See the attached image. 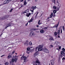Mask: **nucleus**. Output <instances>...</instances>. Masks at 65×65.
Segmentation results:
<instances>
[{
	"mask_svg": "<svg viewBox=\"0 0 65 65\" xmlns=\"http://www.w3.org/2000/svg\"><path fill=\"white\" fill-rule=\"evenodd\" d=\"M28 12H29V9H27L25 11L22 12L21 13V14H23V13H27L26 14V16L27 17H29V15H31V13H28Z\"/></svg>",
	"mask_w": 65,
	"mask_h": 65,
	"instance_id": "nucleus-1",
	"label": "nucleus"
},
{
	"mask_svg": "<svg viewBox=\"0 0 65 65\" xmlns=\"http://www.w3.org/2000/svg\"><path fill=\"white\" fill-rule=\"evenodd\" d=\"M8 64H9V63L8 62H6L5 63V65H8Z\"/></svg>",
	"mask_w": 65,
	"mask_h": 65,
	"instance_id": "nucleus-37",
	"label": "nucleus"
},
{
	"mask_svg": "<svg viewBox=\"0 0 65 65\" xmlns=\"http://www.w3.org/2000/svg\"><path fill=\"white\" fill-rule=\"evenodd\" d=\"M28 44L27 43H26L24 44V45H26V46H27Z\"/></svg>",
	"mask_w": 65,
	"mask_h": 65,
	"instance_id": "nucleus-39",
	"label": "nucleus"
},
{
	"mask_svg": "<svg viewBox=\"0 0 65 65\" xmlns=\"http://www.w3.org/2000/svg\"><path fill=\"white\" fill-rule=\"evenodd\" d=\"M37 0H35V2H37Z\"/></svg>",
	"mask_w": 65,
	"mask_h": 65,
	"instance_id": "nucleus-59",
	"label": "nucleus"
},
{
	"mask_svg": "<svg viewBox=\"0 0 65 65\" xmlns=\"http://www.w3.org/2000/svg\"><path fill=\"white\" fill-rule=\"evenodd\" d=\"M39 55V52H37L35 53L34 54V56H37Z\"/></svg>",
	"mask_w": 65,
	"mask_h": 65,
	"instance_id": "nucleus-12",
	"label": "nucleus"
},
{
	"mask_svg": "<svg viewBox=\"0 0 65 65\" xmlns=\"http://www.w3.org/2000/svg\"><path fill=\"white\" fill-rule=\"evenodd\" d=\"M57 11L56 10H54L53 11V12L55 14L56 13V12H57Z\"/></svg>",
	"mask_w": 65,
	"mask_h": 65,
	"instance_id": "nucleus-28",
	"label": "nucleus"
},
{
	"mask_svg": "<svg viewBox=\"0 0 65 65\" xmlns=\"http://www.w3.org/2000/svg\"><path fill=\"white\" fill-rule=\"evenodd\" d=\"M4 56H5V55H2L1 56V57H3Z\"/></svg>",
	"mask_w": 65,
	"mask_h": 65,
	"instance_id": "nucleus-53",
	"label": "nucleus"
},
{
	"mask_svg": "<svg viewBox=\"0 0 65 65\" xmlns=\"http://www.w3.org/2000/svg\"><path fill=\"white\" fill-rule=\"evenodd\" d=\"M53 45H50L49 46V47L50 48H51V47H53Z\"/></svg>",
	"mask_w": 65,
	"mask_h": 65,
	"instance_id": "nucleus-30",
	"label": "nucleus"
},
{
	"mask_svg": "<svg viewBox=\"0 0 65 65\" xmlns=\"http://www.w3.org/2000/svg\"><path fill=\"white\" fill-rule=\"evenodd\" d=\"M29 44L30 45H32V43L31 42H30L29 43Z\"/></svg>",
	"mask_w": 65,
	"mask_h": 65,
	"instance_id": "nucleus-31",
	"label": "nucleus"
},
{
	"mask_svg": "<svg viewBox=\"0 0 65 65\" xmlns=\"http://www.w3.org/2000/svg\"><path fill=\"white\" fill-rule=\"evenodd\" d=\"M12 10H13V9H11L10 10V12H11L12 11Z\"/></svg>",
	"mask_w": 65,
	"mask_h": 65,
	"instance_id": "nucleus-46",
	"label": "nucleus"
},
{
	"mask_svg": "<svg viewBox=\"0 0 65 65\" xmlns=\"http://www.w3.org/2000/svg\"><path fill=\"white\" fill-rule=\"evenodd\" d=\"M47 28V27H45L44 28V29H46Z\"/></svg>",
	"mask_w": 65,
	"mask_h": 65,
	"instance_id": "nucleus-50",
	"label": "nucleus"
},
{
	"mask_svg": "<svg viewBox=\"0 0 65 65\" xmlns=\"http://www.w3.org/2000/svg\"><path fill=\"white\" fill-rule=\"evenodd\" d=\"M37 47H36L35 48H34V49H33V51L35 52L36 51H37Z\"/></svg>",
	"mask_w": 65,
	"mask_h": 65,
	"instance_id": "nucleus-15",
	"label": "nucleus"
},
{
	"mask_svg": "<svg viewBox=\"0 0 65 65\" xmlns=\"http://www.w3.org/2000/svg\"><path fill=\"white\" fill-rule=\"evenodd\" d=\"M63 56H65V53H64V54L63 55Z\"/></svg>",
	"mask_w": 65,
	"mask_h": 65,
	"instance_id": "nucleus-49",
	"label": "nucleus"
},
{
	"mask_svg": "<svg viewBox=\"0 0 65 65\" xmlns=\"http://www.w3.org/2000/svg\"><path fill=\"white\" fill-rule=\"evenodd\" d=\"M53 13H51V15L50 17V18H52V17H53Z\"/></svg>",
	"mask_w": 65,
	"mask_h": 65,
	"instance_id": "nucleus-21",
	"label": "nucleus"
},
{
	"mask_svg": "<svg viewBox=\"0 0 65 65\" xmlns=\"http://www.w3.org/2000/svg\"><path fill=\"white\" fill-rule=\"evenodd\" d=\"M43 51L45 53H49V51H48V50L46 48L44 49Z\"/></svg>",
	"mask_w": 65,
	"mask_h": 65,
	"instance_id": "nucleus-9",
	"label": "nucleus"
},
{
	"mask_svg": "<svg viewBox=\"0 0 65 65\" xmlns=\"http://www.w3.org/2000/svg\"><path fill=\"white\" fill-rule=\"evenodd\" d=\"M36 6H32L31 8V9L30 10V11H31V12H34V10H35V9H36Z\"/></svg>",
	"mask_w": 65,
	"mask_h": 65,
	"instance_id": "nucleus-4",
	"label": "nucleus"
},
{
	"mask_svg": "<svg viewBox=\"0 0 65 65\" xmlns=\"http://www.w3.org/2000/svg\"><path fill=\"white\" fill-rule=\"evenodd\" d=\"M43 46V45H40L39 46L38 48V51H41L42 50V47Z\"/></svg>",
	"mask_w": 65,
	"mask_h": 65,
	"instance_id": "nucleus-2",
	"label": "nucleus"
},
{
	"mask_svg": "<svg viewBox=\"0 0 65 65\" xmlns=\"http://www.w3.org/2000/svg\"><path fill=\"white\" fill-rule=\"evenodd\" d=\"M15 53V51H13L12 53V55L14 54Z\"/></svg>",
	"mask_w": 65,
	"mask_h": 65,
	"instance_id": "nucleus-42",
	"label": "nucleus"
},
{
	"mask_svg": "<svg viewBox=\"0 0 65 65\" xmlns=\"http://www.w3.org/2000/svg\"><path fill=\"white\" fill-rule=\"evenodd\" d=\"M32 30L33 31H36V30H37V29L36 28H35V29H32Z\"/></svg>",
	"mask_w": 65,
	"mask_h": 65,
	"instance_id": "nucleus-33",
	"label": "nucleus"
},
{
	"mask_svg": "<svg viewBox=\"0 0 65 65\" xmlns=\"http://www.w3.org/2000/svg\"><path fill=\"white\" fill-rule=\"evenodd\" d=\"M24 5H26V4H27V2H26V1H24Z\"/></svg>",
	"mask_w": 65,
	"mask_h": 65,
	"instance_id": "nucleus-19",
	"label": "nucleus"
},
{
	"mask_svg": "<svg viewBox=\"0 0 65 65\" xmlns=\"http://www.w3.org/2000/svg\"><path fill=\"white\" fill-rule=\"evenodd\" d=\"M52 2L53 3H54V4H55V3H56V0H52Z\"/></svg>",
	"mask_w": 65,
	"mask_h": 65,
	"instance_id": "nucleus-23",
	"label": "nucleus"
},
{
	"mask_svg": "<svg viewBox=\"0 0 65 65\" xmlns=\"http://www.w3.org/2000/svg\"><path fill=\"white\" fill-rule=\"evenodd\" d=\"M40 32L41 33H43V32H44V30H41L40 31Z\"/></svg>",
	"mask_w": 65,
	"mask_h": 65,
	"instance_id": "nucleus-22",
	"label": "nucleus"
},
{
	"mask_svg": "<svg viewBox=\"0 0 65 65\" xmlns=\"http://www.w3.org/2000/svg\"><path fill=\"white\" fill-rule=\"evenodd\" d=\"M50 19V18L49 17H48L47 18V19H46V20H48Z\"/></svg>",
	"mask_w": 65,
	"mask_h": 65,
	"instance_id": "nucleus-51",
	"label": "nucleus"
},
{
	"mask_svg": "<svg viewBox=\"0 0 65 65\" xmlns=\"http://www.w3.org/2000/svg\"><path fill=\"white\" fill-rule=\"evenodd\" d=\"M21 60H24V61L26 62V60H27V58L26 56H23L21 57Z\"/></svg>",
	"mask_w": 65,
	"mask_h": 65,
	"instance_id": "nucleus-5",
	"label": "nucleus"
},
{
	"mask_svg": "<svg viewBox=\"0 0 65 65\" xmlns=\"http://www.w3.org/2000/svg\"><path fill=\"white\" fill-rule=\"evenodd\" d=\"M30 47H28L27 48V51H30Z\"/></svg>",
	"mask_w": 65,
	"mask_h": 65,
	"instance_id": "nucleus-27",
	"label": "nucleus"
},
{
	"mask_svg": "<svg viewBox=\"0 0 65 65\" xmlns=\"http://www.w3.org/2000/svg\"><path fill=\"white\" fill-rule=\"evenodd\" d=\"M53 8L54 9H56L57 8V7L56 6H54L53 7Z\"/></svg>",
	"mask_w": 65,
	"mask_h": 65,
	"instance_id": "nucleus-25",
	"label": "nucleus"
},
{
	"mask_svg": "<svg viewBox=\"0 0 65 65\" xmlns=\"http://www.w3.org/2000/svg\"><path fill=\"white\" fill-rule=\"evenodd\" d=\"M24 1V0H21L20 2H23Z\"/></svg>",
	"mask_w": 65,
	"mask_h": 65,
	"instance_id": "nucleus-52",
	"label": "nucleus"
},
{
	"mask_svg": "<svg viewBox=\"0 0 65 65\" xmlns=\"http://www.w3.org/2000/svg\"><path fill=\"white\" fill-rule=\"evenodd\" d=\"M64 53V52L63 51H62L61 52V54H60V56H61V57H63V56H62V55H63V54Z\"/></svg>",
	"mask_w": 65,
	"mask_h": 65,
	"instance_id": "nucleus-13",
	"label": "nucleus"
},
{
	"mask_svg": "<svg viewBox=\"0 0 65 65\" xmlns=\"http://www.w3.org/2000/svg\"><path fill=\"white\" fill-rule=\"evenodd\" d=\"M62 51H63L65 53V49H64V48H63L62 49Z\"/></svg>",
	"mask_w": 65,
	"mask_h": 65,
	"instance_id": "nucleus-41",
	"label": "nucleus"
},
{
	"mask_svg": "<svg viewBox=\"0 0 65 65\" xmlns=\"http://www.w3.org/2000/svg\"><path fill=\"white\" fill-rule=\"evenodd\" d=\"M54 61H52V62L51 63V64H52V65H54Z\"/></svg>",
	"mask_w": 65,
	"mask_h": 65,
	"instance_id": "nucleus-34",
	"label": "nucleus"
},
{
	"mask_svg": "<svg viewBox=\"0 0 65 65\" xmlns=\"http://www.w3.org/2000/svg\"><path fill=\"white\" fill-rule=\"evenodd\" d=\"M47 37L48 38H49V40H50V41H51V40H54V39H53V38L51 36H47Z\"/></svg>",
	"mask_w": 65,
	"mask_h": 65,
	"instance_id": "nucleus-8",
	"label": "nucleus"
},
{
	"mask_svg": "<svg viewBox=\"0 0 65 65\" xmlns=\"http://www.w3.org/2000/svg\"><path fill=\"white\" fill-rule=\"evenodd\" d=\"M36 63H35V65H41L40 63V62H39V60L38 59L36 58Z\"/></svg>",
	"mask_w": 65,
	"mask_h": 65,
	"instance_id": "nucleus-3",
	"label": "nucleus"
},
{
	"mask_svg": "<svg viewBox=\"0 0 65 65\" xmlns=\"http://www.w3.org/2000/svg\"><path fill=\"white\" fill-rule=\"evenodd\" d=\"M57 8L56 9V10L57 11H58V10H59L60 9V8Z\"/></svg>",
	"mask_w": 65,
	"mask_h": 65,
	"instance_id": "nucleus-38",
	"label": "nucleus"
},
{
	"mask_svg": "<svg viewBox=\"0 0 65 65\" xmlns=\"http://www.w3.org/2000/svg\"><path fill=\"white\" fill-rule=\"evenodd\" d=\"M9 2H10V0H6L4 1V3L2 5H4V4H8V3Z\"/></svg>",
	"mask_w": 65,
	"mask_h": 65,
	"instance_id": "nucleus-6",
	"label": "nucleus"
},
{
	"mask_svg": "<svg viewBox=\"0 0 65 65\" xmlns=\"http://www.w3.org/2000/svg\"><path fill=\"white\" fill-rule=\"evenodd\" d=\"M33 19H33V18H31L30 19V20L28 22H29V23H30V22H32V21L33 20Z\"/></svg>",
	"mask_w": 65,
	"mask_h": 65,
	"instance_id": "nucleus-17",
	"label": "nucleus"
},
{
	"mask_svg": "<svg viewBox=\"0 0 65 65\" xmlns=\"http://www.w3.org/2000/svg\"><path fill=\"white\" fill-rule=\"evenodd\" d=\"M59 25V23H58V24H57L56 25H55L52 28H56L57 29L58 28V26Z\"/></svg>",
	"mask_w": 65,
	"mask_h": 65,
	"instance_id": "nucleus-11",
	"label": "nucleus"
},
{
	"mask_svg": "<svg viewBox=\"0 0 65 65\" xmlns=\"http://www.w3.org/2000/svg\"><path fill=\"white\" fill-rule=\"evenodd\" d=\"M30 48H33V47H30Z\"/></svg>",
	"mask_w": 65,
	"mask_h": 65,
	"instance_id": "nucleus-61",
	"label": "nucleus"
},
{
	"mask_svg": "<svg viewBox=\"0 0 65 65\" xmlns=\"http://www.w3.org/2000/svg\"><path fill=\"white\" fill-rule=\"evenodd\" d=\"M65 60V58L64 57H63L62 58V60L63 61V60Z\"/></svg>",
	"mask_w": 65,
	"mask_h": 65,
	"instance_id": "nucleus-45",
	"label": "nucleus"
},
{
	"mask_svg": "<svg viewBox=\"0 0 65 65\" xmlns=\"http://www.w3.org/2000/svg\"><path fill=\"white\" fill-rule=\"evenodd\" d=\"M23 7V6H22L20 7V8H21V7Z\"/></svg>",
	"mask_w": 65,
	"mask_h": 65,
	"instance_id": "nucleus-60",
	"label": "nucleus"
},
{
	"mask_svg": "<svg viewBox=\"0 0 65 65\" xmlns=\"http://www.w3.org/2000/svg\"><path fill=\"white\" fill-rule=\"evenodd\" d=\"M11 26V24H8L7 27H6V28H7V27H9V26Z\"/></svg>",
	"mask_w": 65,
	"mask_h": 65,
	"instance_id": "nucleus-26",
	"label": "nucleus"
},
{
	"mask_svg": "<svg viewBox=\"0 0 65 65\" xmlns=\"http://www.w3.org/2000/svg\"><path fill=\"white\" fill-rule=\"evenodd\" d=\"M29 36L30 37H34L35 36L34 32L33 31L31 32L30 33Z\"/></svg>",
	"mask_w": 65,
	"mask_h": 65,
	"instance_id": "nucleus-7",
	"label": "nucleus"
},
{
	"mask_svg": "<svg viewBox=\"0 0 65 65\" xmlns=\"http://www.w3.org/2000/svg\"><path fill=\"white\" fill-rule=\"evenodd\" d=\"M39 27V25H37L36 26V27Z\"/></svg>",
	"mask_w": 65,
	"mask_h": 65,
	"instance_id": "nucleus-55",
	"label": "nucleus"
},
{
	"mask_svg": "<svg viewBox=\"0 0 65 65\" xmlns=\"http://www.w3.org/2000/svg\"><path fill=\"white\" fill-rule=\"evenodd\" d=\"M12 62H14V59L13 58L12 60Z\"/></svg>",
	"mask_w": 65,
	"mask_h": 65,
	"instance_id": "nucleus-40",
	"label": "nucleus"
},
{
	"mask_svg": "<svg viewBox=\"0 0 65 65\" xmlns=\"http://www.w3.org/2000/svg\"><path fill=\"white\" fill-rule=\"evenodd\" d=\"M18 56H15V57L14 59V61L15 62H16L18 61Z\"/></svg>",
	"mask_w": 65,
	"mask_h": 65,
	"instance_id": "nucleus-10",
	"label": "nucleus"
},
{
	"mask_svg": "<svg viewBox=\"0 0 65 65\" xmlns=\"http://www.w3.org/2000/svg\"><path fill=\"white\" fill-rule=\"evenodd\" d=\"M30 52H34L33 49H30Z\"/></svg>",
	"mask_w": 65,
	"mask_h": 65,
	"instance_id": "nucleus-36",
	"label": "nucleus"
},
{
	"mask_svg": "<svg viewBox=\"0 0 65 65\" xmlns=\"http://www.w3.org/2000/svg\"><path fill=\"white\" fill-rule=\"evenodd\" d=\"M11 57V55H9L8 56L7 58L8 59H10Z\"/></svg>",
	"mask_w": 65,
	"mask_h": 65,
	"instance_id": "nucleus-20",
	"label": "nucleus"
},
{
	"mask_svg": "<svg viewBox=\"0 0 65 65\" xmlns=\"http://www.w3.org/2000/svg\"><path fill=\"white\" fill-rule=\"evenodd\" d=\"M58 34V33H57V32H54V35H55L56 36Z\"/></svg>",
	"mask_w": 65,
	"mask_h": 65,
	"instance_id": "nucleus-32",
	"label": "nucleus"
},
{
	"mask_svg": "<svg viewBox=\"0 0 65 65\" xmlns=\"http://www.w3.org/2000/svg\"><path fill=\"white\" fill-rule=\"evenodd\" d=\"M37 15H36L35 16V18H36V17H37Z\"/></svg>",
	"mask_w": 65,
	"mask_h": 65,
	"instance_id": "nucleus-54",
	"label": "nucleus"
},
{
	"mask_svg": "<svg viewBox=\"0 0 65 65\" xmlns=\"http://www.w3.org/2000/svg\"><path fill=\"white\" fill-rule=\"evenodd\" d=\"M57 8H60L61 7V4H57Z\"/></svg>",
	"mask_w": 65,
	"mask_h": 65,
	"instance_id": "nucleus-14",
	"label": "nucleus"
},
{
	"mask_svg": "<svg viewBox=\"0 0 65 65\" xmlns=\"http://www.w3.org/2000/svg\"><path fill=\"white\" fill-rule=\"evenodd\" d=\"M15 55H17L18 54H17V53H15Z\"/></svg>",
	"mask_w": 65,
	"mask_h": 65,
	"instance_id": "nucleus-62",
	"label": "nucleus"
},
{
	"mask_svg": "<svg viewBox=\"0 0 65 65\" xmlns=\"http://www.w3.org/2000/svg\"><path fill=\"white\" fill-rule=\"evenodd\" d=\"M60 43H59V42H55V44H56L57 45L58 44H59Z\"/></svg>",
	"mask_w": 65,
	"mask_h": 65,
	"instance_id": "nucleus-24",
	"label": "nucleus"
},
{
	"mask_svg": "<svg viewBox=\"0 0 65 65\" xmlns=\"http://www.w3.org/2000/svg\"><path fill=\"white\" fill-rule=\"evenodd\" d=\"M56 50H59V49L57 48V49H56Z\"/></svg>",
	"mask_w": 65,
	"mask_h": 65,
	"instance_id": "nucleus-63",
	"label": "nucleus"
},
{
	"mask_svg": "<svg viewBox=\"0 0 65 65\" xmlns=\"http://www.w3.org/2000/svg\"><path fill=\"white\" fill-rule=\"evenodd\" d=\"M30 0H28V1H30Z\"/></svg>",
	"mask_w": 65,
	"mask_h": 65,
	"instance_id": "nucleus-64",
	"label": "nucleus"
},
{
	"mask_svg": "<svg viewBox=\"0 0 65 65\" xmlns=\"http://www.w3.org/2000/svg\"><path fill=\"white\" fill-rule=\"evenodd\" d=\"M62 29H61V30L60 33L61 34H62Z\"/></svg>",
	"mask_w": 65,
	"mask_h": 65,
	"instance_id": "nucleus-47",
	"label": "nucleus"
},
{
	"mask_svg": "<svg viewBox=\"0 0 65 65\" xmlns=\"http://www.w3.org/2000/svg\"><path fill=\"white\" fill-rule=\"evenodd\" d=\"M38 14V13H37V14H36L37 15V14Z\"/></svg>",
	"mask_w": 65,
	"mask_h": 65,
	"instance_id": "nucleus-58",
	"label": "nucleus"
},
{
	"mask_svg": "<svg viewBox=\"0 0 65 65\" xmlns=\"http://www.w3.org/2000/svg\"><path fill=\"white\" fill-rule=\"evenodd\" d=\"M40 22V20H39V21L38 22V24L39 25H41V24H42V23Z\"/></svg>",
	"mask_w": 65,
	"mask_h": 65,
	"instance_id": "nucleus-16",
	"label": "nucleus"
},
{
	"mask_svg": "<svg viewBox=\"0 0 65 65\" xmlns=\"http://www.w3.org/2000/svg\"><path fill=\"white\" fill-rule=\"evenodd\" d=\"M26 53L28 54H30V51H29L28 50H27Z\"/></svg>",
	"mask_w": 65,
	"mask_h": 65,
	"instance_id": "nucleus-29",
	"label": "nucleus"
},
{
	"mask_svg": "<svg viewBox=\"0 0 65 65\" xmlns=\"http://www.w3.org/2000/svg\"><path fill=\"white\" fill-rule=\"evenodd\" d=\"M60 1L59 0H57L56 1V3H57V4H60Z\"/></svg>",
	"mask_w": 65,
	"mask_h": 65,
	"instance_id": "nucleus-18",
	"label": "nucleus"
},
{
	"mask_svg": "<svg viewBox=\"0 0 65 65\" xmlns=\"http://www.w3.org/2000/svg\"><path fill=\"white\" fill-rule=\"evenodd\" d=\"M59 50H61V46H59Z\"/></svg>",
	"mask_w": 65,
	"mask_h": 65,
	"instance_id": "nucleus-44",
	"label": "nucleus"
},
{
	"mask_svg": "<svg viewBox=\"0 0 65 65\" xmlns=\"http://www.w3.org/2000/svg\"><path fill=\"white\" fill-rule=\"evenodd\" d=\"M55 14H53V15L52 16H53V17H55Z\"/></svg>",
	"mask_w": 65,
	"mask_h": 65,
	"instance_id": "nucleus-43",
	"label": "nucleus"
},
{
	"mask_svg": "<svg viewBox=\"0 0 65 65\" xmlns=\"http://www.w3.org/2000/svg\"><path fill=\"white\" fill-rule=\"evenodd\" d=\"M28 23H27L26 24H25V26H27V25H28Z\"/></svg>",
	"mask_w": 65,
	"mask_h": 65,
	"instance_id": "nucleus-48",
	"label": "nucleus"
},
{
	"mask_svg": "<svg viewBox=\"0 0 65 65\" xmlns=\"http://www.w3.org/2000/svg\"><path fill=\"white\" fill-rule=\"evenodd\" d=\"M63 31H64L65 30V29L63 28Z\"/></svg>",
	"mask_w": 65,
	"mask_h": 65,
	"instance_id": "nucleus-57",
	"label": "nucleus"
},
{
	"mask_svg": "<svg viewBox=\"0 0 65 65\" xmlns=\"http://www.w3.org/2000/svg\"><path fill=\"white\" fill-rule=\"evenodd\" d=\"M62 29H64V26H63L62 27Z\"/></svg>",
	"mask_w": 65,
	"mask_h": 65,
	"instance_id": "nucleus-56",
	"label": "nucleus"
},
{
	"mask_svg": "<svg viewBox=\"0 0 65 65\" xmlns=\"http://www.w3.org/2000/svg\"><path fill=\"white\" fill-rule=\"evenodd\" d=\"M60 30H58V35H60Z\"/></svg>",
	"mask_w": 65,
	"mask_h": 65,
	"instance_id": "nucleus-35",
	"label": "nucleus"
}]
</instances>
